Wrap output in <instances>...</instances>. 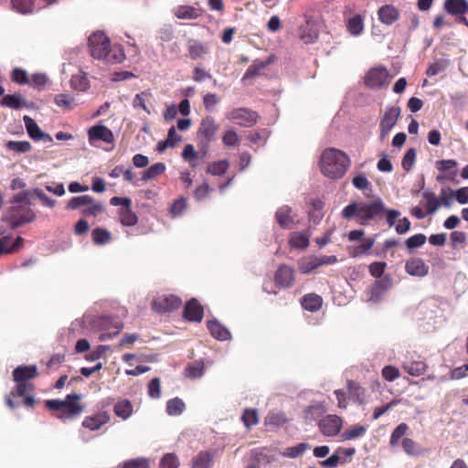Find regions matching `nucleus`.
Listing matches in <instances>:
<instances>
[{"mask_svg": "<svg viewBox=\"0 0 468 468\" xmlns=\"http://www.w3.org/2000/svg\"><path fill=\"white\" fill-rule=\"evenodd\" d=\"M423 197L426 199V214L432 215L436 212V210L440 207V201L436 197L433 193L424 192L422 194Z\"/></svg>", "mask_w": 468, "mask_h": 468, "instance_id": "50", "label": "nucleus"}, {"mask_svg": "<svg viewBox=\"0 0 468 468\" xmlns=\"http://www.w3.org/2000/svg\"><path fill=\"white\" fill-rule=\"evenodd\" d=\"M309 239L308 232L295 231L291 234L289 243L292 248L305 250L309 246Z\"/></svg>", "mask_w": 468, "mask_h": 468, "instance_id": "33", "label": "nucleus"}, {"mask_svg": "<svg viewBox=\"0 0 468 468\" xmlns=\"http://www.w3.org/2000/svg\"><path fill=\"white\" fill-rule=\"evenodd\" d=\"M444 11L451 15L459 16H464L468 12V1L466 0H445L443 3Z\"/></svg>", "mask_w": 468, "mask_h": 468, "instance_id": "21", "label": "nucleus"}, {"mask_svg": "<svg viewBox=\"0 0 468 468\" xmlns=\"http://www.w3.org/2000/svg\"><path fill=\"white\" fill-rule=\"evenodd\" d=\"M80 396L78 394H69L65 400L48 399L45 401L48 409L53 410H61L58 415V419L74 418L81 414L83 407L80 404Z\"/></svg>", "mask_w": 468, "mask_h": 468, "instance_id": "5", "label": "nucleus"}, {"mask_svg": "<svg viewBox=\"0 0 468 468\" xmlns=\"http://www.w3.org/2000/svg\"><path fill=\"white\" fill-rule=\"evenodd\" d=\"M182 304L181 299L174 294H164L152 302V308L158 313H168L178 309Z\"/></svg>", "mask_w": 468, "mask_h": 468, "instance_id": "12", "label": "nucleus"}, {"mask_svg": "<svg viewBox=\"0 0 468 468\" xmlns=\"http://www.w3.org/2000/svg\"><path fill=\"white\" fill-rule=\"evenodd\" d=\"M11 6L21 15L32 14L37 8L36 0H11Z\"/></svg>", "mask_w": 468, "mask_h": 468, "instance_id": "31", "label": "nucleus"}, {"mask_svg": "<svg viewBox=\"0 0 468 468\" xmlns=\"http://www.w3.org/2000/svg\"><path fill=\"white\" fill-rule=\"evenodd\" d=\"M122 468H149L146 458H135L123 463Z\"/></svg>", "mask_w": 468, "mask_h": 468, "instance_id": "64", "label": "nucleus"}, {"mask_svg": "<svg viewBox=\"0 0 468 468\" xmlns=\"http://www.w3.org/2000/svg\"><path fill=\"white\" fill-rule=\"evenodd\" d=\"M11 80L19 85L28 84L30 82L27 72L20 68H15L12 70Z\"/></svg>", "mask_w": 468, "mask_h": 468, "instance_id": "56", "label": "nucleus"}, {"mask_svg": "<svg viewBox=\"0 0 468 468\" xmlns=\"http://www.w3.org/2000/svg\"><path fill=\"white\" fill-rule=\"evenodd\" d=\"M91 201H92V197H90L89 195L73 197L68 201V203L66 205V208L69 210H75V209L80 208L82 207H85L90 203H91Z\"/></svg>", "mask_w": 468, "mask_h": 468, "instance_id": "40", "label": "nucleus"}, {"mask_svg": "<svg viewBox=\"0 0 468 468\" xmlns=\"http://www.w3.org/2000/svg\"><path fill=\"white\" fill-rule=\"evenodd\" d=\"M92 241L95 245H105L112 241V233L104 228L97 227L91 232Z\"/></svg>", "mask_w": 468, "mask_h": 468, "instance_id": "35", "label": "nucleus"}, {"mask_svg": "<svg viewBox=\"0 0 468 468\" xmlns=\"http://www.w3.org/2000/svg\"><path fill=\"white\" fill-rule=\"evenodd\" d=\"M291 213L292 209L288 206H282L276 211L275 219L281 228L287 229L292 228L293 219Z\"/></svg>", "mask_w": 468, "mask_h": 468, "instance_id": "25", "label": "nucleus"}, {"mask_svg": "<svg viewBox=\"0 0 468 468\" xmlns=\"http://www.w3.org/2000/svg\"><path fill=\"white\" fill-rule=\"evenodd\" d=\"M37 216L33 209L22 206L13 207L10 210L3 216L2 221H5L9 224L12 229L33 222Z\"/></svg>", "mask_w": 468, "mask_h": 468, "instance_id": "7", "label": "nucleus"}, {"mask_svg": "<svg viewBox=\"0 0 468 468\" xmlns=\"http://www.w3.org/2000/svg\"><path fill=\"white\" fill-rule=\"evenodd\" d=\"M378 16L382 24L390 26L399 19L400 14L396 6L384 5L378 9Z\"/></svg>", "mask_w": 468, "mask_h": 468, "instance_id": "19", "label": "nucleus"}, {"mask_svg": "<svg viewBox=\"0 0 468 468\" xmlns=\"http://www.w3.org/2000/svg\"><path fill=\"white\" fill-rule=\"evenodd\" d=\"M89 48L91 56L109 64L121 63L125 58V54L121 46L111 47L109 37L102 32H96L89 37Z\"/></svg>", "mask_w": 468, "mask_h": 468, "instance_id": "4", "label": "nucleus"}, {"mask_svg": "<svg viewBox=\"0 0 468 468\" xmlns=\"http://www.w3.org/2000/svg\"><path fill=\"white\" fill-rule=\"evenodd\" d=\"M70 85L76 90L84 91L89 88V80L86 76L76 74L71 77Z\"/></svg>", "mask_w": 468, "mask_h": 468, "instance_id": "51", "label": "nucleus"}, {"mask_svg": "<svg viewBox=\"0 0 468 468\" xmlns=\"http://www.w3.org/2000/svg\"><path fill=\"white\" fill-rule=\"evenodd\" d=\"M403 368L410 375L418 377L422 375L426 371L427 365L423 361H412L410 363L405 364L403 366Z\"/></svg>", "mask_w": 468, "mask_h": 468, "instance_id": "45", "label": "nucleus"}, {"mask_svg": "<svg viewBox=\"0 0 468 468\" xmlns=\"http://www.w3.org/2000/svg\"><path fill=\"white\" fill-rule=\"evenodd\" d=\"M165 171V165L164 163H156L147 168L142 175V180L148 181L152 180Z\"/></svg>", "mask_w": 468, "mask_h": 468, "instance_id": "43", "label": "nucleus"}, {"mask_svg": "<svg viewBox=\"0 0 468 468\" xmlns=\"http://www.w3.org/2000/svg\"><path fill=\"white\" fill-rule=\"evenodd\" d=\"M365 16L361 14H354L346 17V27L347 32L353 37L360 36L365 28Z\"/></svg>", "mask_w": 468, "mask_h": 468, "instance_id": "22", "label": "nucleus"}, {"mask_svg": "<svg viewBox=\"0 0 468 468\" xmlns=\"http://www.w3.org/2000/svg\"><path fill=\"white\" fill-rule=\"evenodd\" d=\"M318 31L309 22L302 25L299 28V37L305 44L314 43L318 38Z\"/></svg>", "mask_w": 468, "mask_h": 468, "instance_id": "28", "label": "nucleus"}, {"mask_svg": "<svg viewBox=\"0 0 468 468\" xmlns=\"http://www.w3.org/2000/svg\"><path fill=\"white\" fill-rule=\"evenodd\" d=\"M214 454L207 451L199 452L192 460V468H210Z\"/></svg>", "mask_w": 468, "mask_h": 468, "instance_id": "32", "label": "nucleus"}, {"mask_svg": "<svg viewBox=\"0 0 468 468\" xmlns=\"http://www.w3.org/2000/svg\"><path fill=\"white\" fill-rule=\"evenodd\" d=\"M386 211L385 204L378 197L369 203L352 202L342 210V217L350 220L355 218L359 225L366 226L371 220L380 218Z\"/></svg>", "mask_w": 468, "mask_h": 468, "instance_id": "3", "label": "nucleus"}, {"mask_svg": "<svg viewBox=\"0 0 468 468\" xmlns=\"http://www.w3.org/2000/svg\"><path fill=\"white\" fill-rule=\"evenodd\" d=\"M416 150L414 148H410L404 154L401 162L402 168L410 172L415 163L416 160Z\"/></svg>", "mask_w": 468, "mask_h": 468, "instance_id": "60", "label": "nucleus"}, {"mask_svg": "<svg viewBox=\"0 0 468 468\" xmlns=\"http://www.w3.org/2000/svg\"><path fill=\"white\" fill-rule=\"evenodd\" d=\"M229 167L228 160H219L208 164L206 172L212 176H222L228 171Z\"/></svg>", "mask_w": 468, "mask_h": 468, "instance_id": "39", "label": "nucleus"}, {"mask_svg": "<svg viewBox=\"0 0 468 468\" xmlns=\"http://www.w3.org/2000/svg\"><path fill=\"white\" fill-rule=\"evenodd\" d=\"M187 207V199L184 197H180L174 200L172 203L169 212L176 218L181 216Z\"/></svg>", "mask_w": 468, "mask_h": 468, "instance_id": "49", "label": "nucleus"}, {"mask_svg": "<svg viewBox=\"0 0 468 468\" xmlns=\"http://www.w3.org/2000/svg\"><path fill=\"white\" fill-rule=\"evenodd\" d=\"M109 420V413L107 411H101L92 416L86 417L82 421V426L90 431H97Z\"/></svg>", "mask_w": 468, "mask_h": 468, "instance_id": "24", "label": "nucleus"}, {"mask_svg": "<svg viewBox=\"0 0 468 468\" xmlns=\"http://www.w3.org/2000/svg\"><path fill=\"white\" fill-rule=\"evenodd\" d=\"M38 376L36 366H18L13 370V379L17 384L5 397V403L10 409H16L20 405L32 409L36 399L33 392L35 386L28 382Z\"/></svg>", "mask_w": 468, "mask_h": 468, "instance_id": "1", "label": "nucleus"}, {"mask_svg": "<svg viewBox=\"0 0 468 468\" xmlns=\"http://www.w3.org/2000/svg\"><path fill=\"white\" fill-rule=\"evenodd\" d=\"M346 388L349 393V399L363 403L366 390L354 380H347Z\"/></svg>", "mask_w": 468, "mask_h": 468, "instance_id": "34", "label": "nucleus"}, {"mask_svg": "<svg viewBox=\"0 0 468 468\" xmlns=\"http://www.w3.org/2000/svg\"><path fill=\"white\" fill-rule=\"evenodd\" d=\"M0 105L2 107L18 110L23 106L22 96L18 93L5 95L0 101Z\"/></svg>", "mask_w": 468, "mask_h": 468, "instance_id": "37", "label": "nucleus"}, {"mask_svg": "<svg viewBox=\"0 0 468 468\" xmlns=\"http://www.w3.org/2000/svg\"><path fill=\"white\" fill-rule=\"evenodd\" d=\"M207 325L214 338L219 341H225L230 337L229 331L217 320L208 321Z\"/></svg>", "mask_w": 468, "mask_h": 468, "instance_id": "27", "label": "nucleus"}, {"mask_svg": "<svg viewBox=\"0 0 468 468\" xmlns=\"http://www.w3.org/2000/svg\"><path fill=\"white\" fill-rule=\"evenodd\" d=\"M149 97H151V93L149 91H143L136 94L133 101V106L134 108H142L146 113L150 114V110L145 103L146 98Z\"/></svg>", "mask_w": 468, "mask_h": 468, "instance_id": "61", "label": "nucleus"}, {"mask_svg": "<svg viewBox=\"0 0 468 468\" xmlns=\"http://www.w3.org/2000/svg\"><path fill=\"white\" fill-rule=\"evenodd\" d=\"M186 405L179 398L169 399L166 403V412L170 416H178L184 412Z\"/></svg>", "mask_w": 468, "mask_h": 468, "instance_id": "41", "label": "nucleus"}, {"mask_svg": "<svg viewBox=\"0 0 468 468\" xmlns=\"http://www.w3.org/2000/svg\"><path fill=\"white\" fill-rule=\"evenodd\" d=\"M187 56L193 59L203 58L208 52L209 48L203 42L190 38L186 42Z\"/></svg>", "mask_w": 468, "mask_h": 468, "instance_id": "18", "label": "nucleus"}, {"mask_svg": "<svg viewBox=\"0 0 468 468\" xmlns=\"http://www.w3.org/2000/svg\"><path fill=\"white\" fill-rule=\"evenodd\" d=\"M391 78L386 67L378 66L367 71L365 76V84L370 89L378 90L388 86Z\"/></svg>", "mask_w": 468, "mask_h": 468, "instance_id": "9", "label": "nucleus"}, {"mask_svg": "<svg viewBox=\"0 0 468 468\" xmlns=\"http://www.w3.org/2000/svg\"><path fill=\"white\" fill-rule=\"evenodd\" d=\"M427 239L424 234L419 233L410 237L406 240V246L409 250H413L421 247L425 244Z\"/></svg>", "mask_w": 468, "mask_h": 468, "instance_id": "62", "label": "nucleus"}, {"mask_svg": "<svg viewBox=\"0 0 468 468\" xmlns=\"http://www.w3.org/2000/svg\"><path fill=\"white\" fill-rule=\"evenodd\" d=\"M202 153L197 152L192 144H186L182 152V158L187 162L191 167L195 168L197 166V159Z\"/></svg>", "mask_w": 468, "mask_h": 468, "instance_id": "38", "label": "nucleus"}, {"mask_svg": "<svg viewBox=\"0 0 468 468\" xmlns=\"http://www.w3.org/2000/svg\"><path fill=\"white\" fill-rule=\"evenodd\" d=\"M110 204L121 207L118 210V215L122 225L133 227L137 224L138 217L132 210V200L129 197H113L110 199Z\"/></svg>", "mask_w": 468, "mask_h": 468, "instance_id": "8", "label": "nucleus"}, {"mask_svg": "<svg viewBox=\"0 0 468 468\" xmlns=\"http://www.w3.org/2000/svg\"><path fill=\"white\" fill-rule=\"evenodd\" d=\"M175 15L179 19H196L200 16V11L190 5H178Z\"/></svg>", "mask_w": 468, "mask_h": 468, "instance_id": "36", "label": "nucleus"}, {"mask_svg": "<svg viewBox=\"0 0 468 468\" xmlns=\"http://www.w3.org/2000/svg\"><path fill=\"white\" fill-rule=\"evenodd\" d=\"M222 142L227 146H235L239 143V137L235 130L231 128L224 133Z\"/></svg>", "mask_w": 468, "mask_h": 468, "instance_id": "63", "label": "nucleus"}, {"mask_svg": "<svg viewBox=\"0 0 468 468\" xmlns=\"http://www.w3.org/2000/svg\"><path fill=\"white\" fill-rule=\"evenodd\" d=\"M318 267L315 256L303 257L298 261V269L302 273H309Z\"/></svg>", "mask_w": 468, "mask_h": 468, "instance_id": "42", "label": "nucleus"}, {"mask_svg": "<svg viewBox=\"0 0 468 468\" xmlns=\"http://www.w3.org/2000/svg\"><path fill=\"white\" fill-rule=\"evenodd\" d=\"M204 363L202 360H196L186 367V376L190 378H197L203 375Z\"/></svg>", "mask_w": 468, "mask_h": 468, "instance_id": "44", "label": "nucleus"}, {"mask_svg": "<svg viewBox=\"0 0 468 468\" xmlns=\"http://www.w3.org/2000/svg\"><path fill=\"white\" fill-rule=\"evenodd\" d=\"M102 320H103V324H105L107 330H110L112 328V329H114V331H112V332L106 331V332L102 333L100 335L101 341H106V340L112 338L113 336L117 335L123 327V324L121 321L113 320L110 317H104Z\"/></svg>", "mask_w": 468, "mask_h": 468, "instance_id": "26", "label": "nucleus"}, {"mask_svg": "<svg viewBox=\"0 0 468 468\" xmlns=\"http://www.w3.org/2000/svg\"><path fill=\"white\" fill-rule=\"evenodd\" d=\"M133 404L126 399L118 400L113 407L115 415L122 420H127L133 414Z\"/></svg>", "mask_w": 468, "mask_h": 468, "instance_id": "30", "label": "nucleus"}, {"mask_svg": "<svg viewBox=\"0 0 468 468\" xmlns=\"http://www.w3.org/2000/svg\"><path fill=\"white\" fill-rule=\"evenodd\" d=\"M310 448V445L306 442L299 443L295 446L287 448L283 452V456L289 458H296L302 455L306 450Z\"/></svg>", "mask_w": 468, "mask_h": 468, "instance_id": "57", "label": "nucleus"}, {"mask_svg": "<svg viewBox=\"0 0 468 468\" xmlns=\"http://www.w3.org/2000/svg\"><path fill=\"white\" fill-rule=\"evenodd\" d=\"M323 304V298L316 293L305 294L302 299V306L303 309L315 312L318 311Z\"/></svg>", "mask_w": 468, "mask_h": 468, "instance_id": "29", "label": "nucleus"}, {"mask_svg": "<svg viewBox=\"0 0 468 468\" xmlns=\"http://www.w3.org/2000/svg\"><path fill=\"white\" fill-rule=\"evenodd\" d=\"M295 280V271L292 267L282 264L274 274V282L280 288H290Z\"/></svg>", "mask_w": 468, "mask_h": 468, "instance_id": "13", "label": "nucleus"}, {"mask_svg": "<svg viewBox=\"0 0 468 468\" xmlns=\"http://www.w3.org/2000/svg\"><path fill=\"white\" fill-rule=\"evenodd\" d=\"M319 430L325 436H335L342 428V419L336 415H328L319 421Z\"/></svg>", "mask_w": 468, "mask_h": 468, "instance_id": "14", "label": "nucleus"}, {"mask_svg": "<svg viewBox=\"0 0 468 468\" xmlns=\"http://www.w3.org/2000/svg\"><path fill=\"white\" fill-rule=\"evenodd\" d=\"M204 315V308L200 303L196 299H190L184 309V317L189 322L199 323L202 321Z\"/></svg>", "mask_w": 468, "mask_h": 468, "instance_id": "16", "label": "nucleus"}, {"mask_svg": "<svg viewBox=\"0 0 468 468\" xmlns=\"http://www.w3.org/2000/svg\"><path fill=\"white\" fill-rule=\"evenodd\" d=\"M387 288L383 282L376 281L370 287L368 300L371 302H378L386 292Z\"/></svg>", "mask_w": 468, "mask_h": 468, "instance_id": "47", "label": "nucleus"}, {"mask_svg": "<svg viewBox=\"0 0 468 468\" xmlns=\"http://www.w3.org/2000/svg\"><path fill=\"white\" fill-rule=\"evenodd\" d=\"M88 138L91 145L96 142L102 141L111 144L114 141L112 132L105 125H94L88 130Z\"/></svg>", "mask_w": 468, "mask_h": 468, "instance_id": "15", "label": "nucleus"}, {"mask_svg": "<svg viewBox=\"0 0 468 468\" xmlns=\"http://www.w3.org/2000/svg\"><path fill=\"white\" fill-rule=\"evenodd\" d=\"M366 431L365 426L357 424L346 429L341 436L345 441L355 440L362 437L366 433Z\"/></svg>", "mask_w": 468, "mask_h": 468, "instance_id": "46", "label": "nucleus"}, {"mask_svg": "<svg viewBox=\"0 0 468 468\" xmlns=\"http://www.w3.org/2000/svg\"><path fill=\"white\" fill-rule=\"evenodd\" d=\"M23 120L27 132L31 139L36 141L42 140L48 143L52 142V137L48 133H44L31 117L24 116Z\"/></svg>", "mask_w": 468, "mask_h": 468, "instance_id": "17", "label": "nucleus"}, {"mask_svg": "<svg viewBox=\"0 0 468 468\" xmlns=\"http://www.w3.org/2000/svg\"><path fill=\"white\" fill-rule=\"evenodd\" d=\"M55 102L58 107L64 108L65 110H72L75 106L74 98L69 94L60 93L55 97Z\"/></svg>", "mask_w": 468, "mask_h": 468, "instance_id": "55", "label": "nucleus"}, {"mask_svg": "<svg viewBox=\"0 0 468 468\" xmlns=\"http://www.w3.org/2000/svg\"><path fill=\"white\" fill-rule=\"evenodd\" d=\"M103 211V206L101 202L95 201L92 198L91 203H90L88 206H86L82 210L81 214L85 217H97Z\"/></svg>", "mask_w": 468, "mask_h": 468, "instance_id": "52", "label": "nucleus"}, {"mask_svg": "<svg viewBox=\"0 0 468 468\" xmlns=\"http://www.w3.org/2000/svg\"><path fill=\"white\" fill-rule=\"evenodd\" d=\"M405 270L411 276L424 277L429 272V266L420 258H411L407 261Z\"/></svg>", "mask_w": 468, "mask_h": 468, "instance_id": "20", "label": "nucleus"}, {"mask_svg": "<svg viewBox=\"0 0 468 468\" xmlns=\"http://www.w3.org/2000/svg\"><path fill=\"white\" fill-rule=\"evenodd\" d=\"M8 150L15 151L16 153H27L30 151L31 144L27 141H8L5 144Z\"/></svg>", "mask_w": 468, "mask_h": 468, "instance_id": "54", "label": "nucleus"}, {"mask_svg": "<svg viewBox=\"0 0 468 468\" xmlns=\"http://www.w3.org/2000/svg\"><path fill=\"white\" fill-rule=\"evenodd\" d=\"M25 239L18 236L13 242L9 235L3 236L0 239V256L2 254H12L23 247Z\"/></svg>", "mask_w": 468, "mask_h": 468, "instance_id": "23", "label": "nucleus"}, {"mask_svg": "<svg viewBox=\"0 0 468 468\" xmlns=\"http://www.w3.org/2000/svg\"><path fill=\"white\" fill-rule=\"evenodd\" d=\"M218 130V124L212 116L208 115L202 119L197 132V139L200 152L202 153V157L207 155L209 144L215 139Z\"/></svg>", "mask_w": 468, "mask_h": 468, "instance_id": "6", "label": "nucleus"}, {"mask_svg": "<svg viewBox=\"0 0 468 468\" xmlns=\"http://www.w3.org/2000/svg\"><path fill=\"white\" fill-rule=\"evenodd\" d=\"M401 113L399 106L387 107L379 122V139L384 141L396 125Z\"/></svg>", "mask_w": 468, "mask_h": 468, "instance_id": "10", "label": "nucleus"}, {"mask_svg": "<svg viewBox=\"0 0 468 468\" xmlns=\"http://www.w3.org/2000/svg\"><path fill=\"white\" fill-rule=\"evenodd\" d=\"M180 462L176 453H165L160 460V468H178Z\"/></svg>", "mask_w": 468, "mask_h": 468, "instance_id": "53", "label": "nucleus"}, {"mask_svg": "<svg viewBox=\"0 0 468 468\" xmlns=\"http://www.w3.org/2000/svg\"><path fill=\"white\" fill-rule=\"evenodd\" d=\"M241 420L248 429L257 425L259 422L257 410L255 409H245L241 416Z\"/></svg>", "mask_w": 468, "mask_h": 468, "instance_id": "48", "label": "nucleus"}, {"mask_svg": "<svg viewBox=\"0 0 468 468\" xmlns=\"http://www.w3.org/2000/svg\"><path fill=\"white\" fill-rule=\"evenodd\" d=\"M409 430V426L402 422L396 427V429L392 431L389 443L392 447L396 446L399 441L407 433Z\"/></svg>", "mask_w": 468, "mask_h": 468, "instance_id": "58", "label": "nucleus"}, {"mask_svg": "<svg viewBox=\"0 0 468 468\" xmlns=\"http://www.w3.org/2000/svg\"><path fill=\"white\" fill-rule=\"evenodd\" d=\"M212 188L210 187L208 182L207 180L203 181V183L198 186L194 191V198L197 201H201L208 197Z\"/></svg>", "mask_w": 468, "mask_h": 468, "instance_id": "59", "label": "nucleus"}, {"mask_svg": "<svg viewBox=\"0 0 468 468\" xmlns=\"http://www.w3.org/2000/svg\"><path fill=\"white\" fill-rule=\"evenodd\" d=\"M351 161L343 151L329 147L324 149L319 158L321 173L330 179H340L347 172Z\"/></svg>", "mask_w": 468, "mask_h": 468, "instance_id": "2", "label": "nucleus"}, {"mask_svg": "<svg viewBox=\"0 0 468 468\" xmlns=\"http://www.w3.org/2000/svg\"><path fill=\"white\" fill-rule=\"evenodd\" d=\"M227 118L239 126L252 127L257 123L259 115L251 110L239 108L229 112Z\"/></svg>", "mask_w": 468, "mask_h": 468, "instance_id": "11", "label": "nucleus"}]
</instances>
